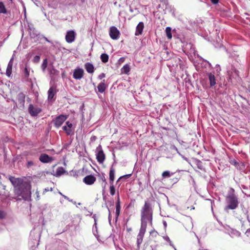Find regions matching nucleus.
<instances>
[{"instance_id":"1","label":"nucleus","mask_w":250,"mask_h":250,"mask_svg":"<svg viewBox=\"0 0 250 250\" xmlns=\"http://www.w3.org/2000/svg\"><path fill=\"white\" fill-rule=\"evenodd\" d=\"M9 180L14 187V193L18 197H21L19 200H30L31 198V185L26 182H23L20 178L10 176ZM18 200V199H17Z\"/></svg>"},{"instance_id":"2","label":"nucleus","mask_w":250,"mask_h":250,"mask_svg":"<svg viewBox=\"0 0 250 250\" xmlns=\"http://www.w3.org/2000/svg\"><path fill=\"white\" fill-rule=\"evenodd\" d=\"M153 211L150 204L145 202L144 206L141 210V226L146 227L147 223L152 225Z\"/></svg>"},{"instance_id":"3","label":"nucleus","mask_w":250,"mask_h":250,"mask_svg":"<svg viewBox=\"0 0 250 250\" xmlns=\"http://www.w3.org/2000/svg\"><path fill=\"white\" fill-rule=\"evenodd\" d=\"M232 193H229L226 197V203L227 205L225 208V210L228 211V209H235L239 205L237 196L234 194V190L231 188Z\"/></svg>"},{"instance_id":"4","label":"nucleus","mask_w":250,"mask_h":250,"mask_svg":"<svg viewBox=\"0 0 250 250\" xmlns=\"http://www.w3.org/2000/svg\"><path fill=\"white\" fill-rule=\"evenodd\" d=\"M223 227L225 230V233L228 234L231 237H238L241 236L240 232L236 229L231 228L227 225H223Z\"/></svg>"},{"instance_id":"5","label":"nucleus","mask_w":250,"mask_h":250,"mask_svg":"<svg viewBox=\"0 0 250 250\" xmlns=\"http://www.w3.org/2000/svg\"><path fill=\"white\" fill-rule=\"evenodd\" d=\"M96 156L97 161L100 164L103 163L105 160V156L101 145H99L96 148Z\"/></svg>"},{"instance_id":"6","label":"nucleus","mask_w":250,"mask_h":250,"mask_svg":"<svg viewBox=\"0 0 250 250\" xmlns=\"http://www.w3.org/2000/svg\"><path fill=\"white\" fill-rule=\"evenodd\" d=\"M67 118V116L64 115H60L57 117L53 121L55 126L57 128L60 127Z\"/></svg>"},{"instance_id":"7","label":"nucleus","mask_w":250,"mask_h":250,"mask_svg":"<svg viewBox=\"0 0 250 250\" xmlns=\"http://www.w3.org/2000/svg\"><path fill=\"white\" fill-rule=\"evenodd\" d=\"M146 227L141 226L139 230V232L137 235V243L138 248L140 247V245L142 243L144 236L146 231Z\"/></svg>"},{"instance_id":"8","label":"nucleus","mask_w":250,"mask_h":250,"mask_svg":"<svg viewBox=\"0 0 250 250\" xmlns=\"http://www.w3.org/2000/svg\"><path fill=\"white\" fill-rule=\"evenodd\" d=\"M42 111V109L30 104L28 107V112L32 116H37Z\"/></svg>"},{"instance_id":"9","label":"nucleus","mask_w":250,"mask_h":250,"mask_svg":"<svg viewBox=\"0 0 250 250\" xmlns=\"http://www.w3.org/2000/svg\"><path fill=\"white\" fill-rule=\"evenodd\" d=\"M109 35L113 40H117L119 38L120 32L115 26H112L110 28Z\"/></svg>"},{"instance_id":"10","label":"nucleus","mask_w":250,"mask_h":250,"mask_svg":"<svg viewBox=\"0 0 250 250\" xmlns=\"http://www.w3.org/2000/svg\"><path fill=\"white\" fill-rule=\"evenodd\" d=\"M76 33L73 30H69L67 32L65 35V40L68 43H72L75 41Z\"/></svg>"},{"instance_id":"11","label":"nucleus","mask_w":250,"mask_h":250,"mask_svg":"<svg viewBox=\"0 0 250 250\" xmlns=\"http://www.w3.org/2000/svg\"><path fill=\"white\" fill-rule=\"evenodd\" d=\"M84 71L82 68H77L74 71L73 77L76 80H81L83 76Z\"/></svg>"},{"instance_id":"12","label":"nucleus","mask_w":250,"mask_h":250,"mask_svg":"<svg viewBox=\"0 0 250 250\" xmlns=\"http://www.w3.org/2000/svg\"><path fill=\"white\" fill-rule=\"evenodd\" d=\"M57 90L56 89V87L54 86H52L50 87L48 91V100L49 101H54L55 99H53L54 96L56 95Z\"/></svg>"},{"instance_id":"13","label":"nucleus","mask_w":250,"mask_h":250,"mask_svg":"<svg viewBox=\"0 0 250 250\" xmlns=\"http://www.w3.org/2000/svg\"><path fill=\"white\" fill-rule=\"evenodd\" d=\"M40 161L43 163H48L53 161L52 157L49 156L46 154H42L39 157Z\"/></svg>"},{"instance_id":"14","label":"nucleus","mask_w":250,"mask_h":250,"mask_svg":"<svg viewBox=\"0 0 250 250\" xmlns=\"http://www.w3.org/2000/svg\"><path fill=\"white\" fill-rule=\"evenodd\" d=\"M96 181V178L92 175H89L85 176L83 179V182L87 185H91Z\"/></svg>"},{"instance_id":"15","label":"nucleus","mask_w":250,"mask_h":250,"mask_svg":"<svg viewBox=\"0 0 250 250\" xmlns=\"http://www.w3.org/2000/svg\"><path fill=\"white\" fill-rule=\"evenodd\" d=\"M30 71H31L30 67L27 64H26L25 65L24 67L23 68V69L22 70V74L23 77L26 81L28 80V78H29V77L30 75Z\"/></svg>"},{"instance_id":"16","label":"nucleus","mask_w":250,"mask_h":250,"mask_svg":"<svg viewBox=\"0 0 250 250\" xmlns=\"http://www.w3.org/2000/svg\"><path fill=\"white\" fill-rule=\"evenodd\" d=\"M120 210H121V205H120V197L119 193L118 194L117 196V201L116 203V216H115V221L116 222L117 221L118 219V217L120 213Z\"/></svg>"},{"instance_id":"17","label":"nucleus","mask_w":250,"mask_h":250,"mask_svg":"<svg viewBox=\"0 0 250 250\" xmlns=\"http://www.w3.org/2000/svg\"><path fill=\"white\" fill-rule=\"evenodd\" d=\"M25 95L22 92L18 95V101L20 104V107H23L24 106Z\"/></svg>"},{"instance_id":"18","label":"nucleus","mask_w":250,"mask_h":250,"mask_svg":"<svg viewBox=\"0 0 250 250\" xmlns=\"http://www.w3.org/2000/svg\"><path fill=\"white\" fill-rule=\"evenodd\" d=\"M207 75H208V79L209 81V84L210 87L214 86L216 84V79L215 78V76L214 73H211V72H208L207 73Z\"/></svg>"},{"instance_id":"19","label":"nucleus","mask_w":250,"mask_h":250,"mask_svg":"<svg viewBox=\"0 0 250 250\" xmlns=\"http://www.w3.org/2000/svg\"><path fill=\"white\" fill-rule=\"evenodd\" d=\"M144 28V24L143 22H140L137 25L136 28V31L135 35L136 36H139L142 34Z\"/></svg>"},{"instance_id":"20","label":"nucleus","mask_w":250,"mask_h":250,"mask_svg":"<svg viewBox=\"0 0 250 250\" xmlns=\"http://www.w3.org/2000/svg\"><path fill=\"white\" fill-rule=\"evenodd\" d=\"M13 64V58H12L11 59V60L9 61L7 68L6 71V75L8 77H10L12 74V66Z\"/></svg>"},{"instance_id":"21","label":"nucleus","mask_w":250,"mask_h":250,"mask_svg":"<svg viewBox=\"0 0 250 250\" xmlns=\"http://www.w3.org/2000/svg\"><path fill=\"white\" fill-rule=\"evenodd\" d=\"M104 81L105 80H104L102 82L100 83L97 86L98 92L100 93H103L106 88V85Z\"/></svg>"},{"instance_id":"22","label":"nucleus","mask_w":250,"mask_h":250,"mask_svg":"<svg viewBox=\"0 0 250 250\" xmlns=\"http://www.w3.org/2000/svg\"><path fill=\"white\" fill-rule=\"evenodd\" d=\"M85 68L86 71L89 73H93L94 71V67L93 65L90 63L87 62L84 64Z\"/></svg>"},{"instance_id":"23","label":"nucleus","mask_w":250,"mask_h":250,"mask_svg":"<svg viewBox=\"0 0 250 250\" xmlns=\"http://www.w3.org/2000/svg\"><path fill=\"white\" fill-rule=\"evenodd\" d=\"M230 163L231 164V165H234L235 167L238 169H242V167H244V164L243 163H241V164H239L238 162H237L235 160L233 159V160H231L230 161Z\"/></svg>"},{"instance_id":"24","label":"nucleus","mask_w":250,"mask_h":250,"mask_svg":"<svg viewBox=\"0 0 250 250\" xmlns=\"http://www.w3.org/2000/svg\"><path fill=\"white\" fill-rule=\"evenodd\" d=\"M29 34L32 38H34L38 36L37 31L35 30V29L33 27H29Z\"/></svg>"},{"instance_id":"25","label":"nucleus","mask_w":250,"mask_h":250,"mask_svg":"<svg viewBox=\"0 0 250 250\" xmlns=\"http://www.w3.org/2000/svg\"><path fill=\"white\" fill-rule=\"evenodd\" d=\"M194 163L196 165L197 167H198V168L203 171L205 170V169L203 165V163L200 160L195 159L194 160Z\"/></svg>"},{"instance_id":"26","label":"nucleus","mask_w":250,"mask_h":250,"mask_svg":"<svg viewBox=\"0 0 250 250\" xmlns=\"http://www.w3.org/2000/svg\"><path fill=\"white\" fill-rule=\"evenodd\" d=\"M114 177H115V170L111 167L110 168V171H109V180H110V183L112 184L113 183V181L114 180Z\"/></svg>"},{"instance_id":"27","label":"nucleus","mask_w":250,"mask_h":250,"mask_svg":"<svg viewBox=\"0 0 250 250\" xmlns=\"http://www.w3.org/2000/svg\"><path fill=\"white\" fill-rule=\"evenodd\" d=\"M64 172L65 170L64 168L62 167H60L57 168L55 175L56 177L60 176L61 175H62Z\"/></svg>"},{"instance_id":"28","label":"nucleus","mask_w":250,"mask_h":250,"mask_svg":"<svg viewBox=\"0 0 250 250\" xmlns=\"http://www.w3.org/2000/svg\"><path fill=\"white\" fill-rule=\"evenodd\" d=\"M7 13V11L4 3L2 1H0V14H6Z\"/></svg>"},{"instance_id":"29","label":"nucleus","mask_w":250,"mask_h":250,"mask_svg":"<svg viewBox=\"0 0 250 250\" xmlns=\"http://www.w3.org/2000/svg\"><path fill=\"white\" fill-rule=\"evenodd\" d=\"M122 73H125L126 74H128L130 70L129 65L128 64H126L121 68Z\"/></svg>"},{"instance_id":"30","label":"nucleus","mask_w":250,"mask_h":250,"mask_svg":"<svg viewBox=\"0 0 250 250\" xmlns=\"http://www.w3.org/2000/svg\"><path fill=\"white\" fill-rule=\"evenodd\" d=\"M100 58L102 62L106 63L108 61L109 56L107 54L103 53L101 55Z\"/></svg>"},{"instance_id":"31","label":"nucleus","mask_w":250,"mask_h":250,"mask_svg":"<svg viewBox=\"0 0 250 250\" xmlns=\"http://www.w3.org/2000/svg\"><path fill=\"white\" fill-rule=\"evenodd\" d=\"M166 33L167 38L169 39H171L172 38V36L171 34V28L170 27H166Z\"/></svg>"},{"instance_id":"32","label":"nucleus","mask_w":250,"mask_h":250,"mask_svg":"<svg viewBox=\"0 0 250 250\" xmlns=\"http://www.w3.org/2000/svg\"><path fill=\"white\" fill-rule=\"evenodd\" d=\"M163 238L165 241H166L167 242L169 243L170 246H172V248H173L174 250H177L176 248L173 245V243H172V242L171 241L169 237L167 235L164 236H163Z\"/></svg>"},{"instance_id":"33","label":"nucleus","mask_w":250,"mask_h":250,"mask_svg":"<svg viewBox=\"0 0 250 250\" xmlns=\"http://www.w3.org/2000/svg\"><path fill=\"white\" fill-rule=\"evenodd\" d=\"M62 129L64 131H65L66 133L68 135H70L72 134V130L71 129L68 128L66 125H64L62 127Z\"/></svg>"},{"instance_id":"34","label":"nucleus","mask_w":250,"mask_h":250,"mask_svg":"<svg viewBox=\"0 0 250 250\" xmlns=\"http://www.w3.org/2000/svg\"><path fill=\"white\" fill-rule=\"evenodd\" d=\"M110 193L111 195L113 196L115 194V189L113 184H111L110 186Z\"/></svg>"},{"instance_id":"35","label":"nucleus","mask_w":250,"mask_h":250,"mask_svg":"<svg viewBox=\"0 0 250 250\" xmlns=\"http://www.w3.org/2000/svg\"><path fill=\"white\" fill-rule=\"evenodd\" d=\"M58 71L55 69L53 67H52L49 69V73L50 75H55L58 73Z\"/></svg>"},{"instance_id":"36","label":"nucleus","mask_w":250,"mask_h":250,"mask_svg":"<svg viewBox=\"0 0 250 250\" xmlns=\"http://www.w3.org/2000/svg\"><path fill=\"white\" fill-rule=\"evenodd\" d=\"M171 176L169 171H165L162 173V176L164 178L169 177Z\"/></svg>"},{"instance_id":"37","label":"nucleus","mask_w":250,"mask_h":250,"mask_svg":"<svg viewBox=\"0 0 250 250\" xmlns=\"http://www.w3.org/2000/svg\"><path fill=\"white\" fill-rule=\"evenodd\" d=\"M47 66V60L46 59L44 60L42 64V67L43 70H44Z\"/></svg>"},{"instance_id":"38","label":"nucleus","mask_w":250,"mask_h":250,"mask_svg":"<svg viewBox=\"0 0 250 250\" xmlns=\"http://www.w3.org/2000/svg\"><path fill=\"white\" fill-rule=\"evenodd\" d=\"M93 218H94V226L95 227V229H96V231L97 232V217H96V214L93 215Z\"/></svg>"},{"instance_id":"39","label":"nucleus","mask_w":250,"mask_h":250,"mask_svg":"<svg viewBox=\"0 0 250 250\" xmlns=\"http://www.w3.org/2000/svg\"><path fill=\"white\" fill-rule=\"evenodd\" d=\"M34 165V163L32 161H28L26 164V167L27 168H30Z\"/></svg>"},{"instance_id":"40","label":"nucleus","mask_w":250,"mask_h":250,"mask_svg":"<svg viewBox=\"0 0 250 250\" xmlns=\"http://www.w3.org/2000/svg\"><path fill=\"white\" fill-rule=\"evenodd\" d=\"M6 216V213L1 210H0V219H3Z\"/></svg>"},{"instance_id":"41","label":"nucleus","mask_w":250,"mask_h":250,"mask_svg":"<svg viewBox=\"0 0 250 250\" xmlns=\"http://www.w3.org/2000/svg\"><path fill=\"white\" fill-rule=\"evenodd\" d=\"M62 196L66 200H68V201L69 202H71L72 203H73L74 204H76V202L75 201H73V200L72 199H70L67 196L64 195H62Z\"/></svg>"},{"instance_id":"42","label":"nucleus","mask_w":250,"mask_h":250,"mask_svg":"<svg viewBox=\"0 0 250 250\" xmlns=\"http://www.w3.org/2000/svg\"><path fill=\"white\" fill-rule=\"evenodd\" d=\"M40 60V57L39 56L36 55L34 57L33 59V61L35 62H38Z\"/></svg>"},{"instance_id":"43","label":"nucleus","mask_w":250,"mask_h":250,"mask_svg":"<svg viewBox=\"0 0 250 250\" xmlns=\"http://www.w3.org/2000/svg\"><path fill=\"white\" fill-rule=\"evenodd\" d=\"M107 208L108 210V212H109V213H108V221H109V223L110 224H111V218H112V216H111V214L110 213V210L109 209V208H108V207L107 206Z\"/></svg>"},{"instance_id":"44","label":"nucleus","mask_w":250,"mask_h":250,"mask_svg":"<svg viewBox=\"0 0 250 250\" xmlns=\"http://www.w3.org/2000/svg\"><path fill=\"white\" fill-rule=\"evenodd\" d=\"M203 62L205 63V65H207L209 68H212V65L210 63H209L208 61L207 60H204Z\"/></svg>"},{"instance_id":"45","label":"nucleus","mask_w":250,"mask_h":250,"mask_svg":"<svg viewBox=\"0 0 250 250\" xmlns=\"http://www.w3.org/2000/svg\"><path fill=\"white\" fill-rule=\"evenodd\" d=\"M207 201H208L210 202V204H211V210L212 211H213V206H214V201L211 200V199H206Z\"/></svg>"},{"instance_id":"46","label":"nucleus","mask_w":250,"mask_h":250,"mask_svg":"<svg viewBox=\"0 0 250 250\" xmlns=\"http://www.w3.org/2000/svg\"><path fill=\"white\" fill-rule=\"evenodd\" d=\"M103 182H104V185L103 186V194H104V189H105V186H106V185L107 184L106 182V180L105 179H103Z\"/></svg>"},{"instance_id":"47","label":"nucleus","mask_w":250,"mask_h":250,"mask_svg":"<svg viewBox=\"0 0 250 250\" xmlns=\"http://www.w3.org/2000/svg\"><path fill=\"white\" fill-rule=\"evenodd\" d=\"M66 125L67 126V127L70 129H71L73 126L72 123H70L69 121H67L66 122Z\"/></svg>"},{"instance_id":"48","label":"nucleus","mask_w":250,"mask_h":250,"mask_svg":"<svg viewBox=\"0 0 250 250\" xmlns=\"http://www.w3.org/2000/svg\"><path fill=\"white\" fill-rule=\"evenodd\" d=\"M52 190H53V188H44V189L43 190V194H44L45 192H46L47 191H52Z\"/></svg>"},{"instance_id":"49","label":"nucleus","mask_w":250,"mask_h":250,"mask_svg":"<svg viewBox=\"0 0 250 250\" xmlns=\"http://www.w3.org/2000/svg\"><path fill=\"white\" fill-rule=\"evenodd\" d=\"M220 71H221L220 66L219 64H217L216 65V71L217 73H219Z\"/></svg>"},{"instance_id":"50","label":"nucleus","mask_w":250,"mask_h":250,"mask_svg":"<svg viewBox=\"0 0 250 250\" xmlns=\"http://www.w3.org/2000/svg\"><path fill=\"white\" fill-rule=\"evenodd\" d=\"M36 194L37 195L36 199L37 200H39L40 197V195H39V191L38 190H37V191H36Z\"/></svg>"},{"instance_id":"51","label":"nucleus","mask_w":250,"mask_h":250,"mask_svg":"<svg viewBox=\"0 0 250 250\" xmlns=\"http://www.w3.org/2000/svg\"><path fill=\"white\" fill-rule=\"evenodd\" d=\"M96 139H97V137L95 136H92L90 138L91 141H92V142L95 141L96 140Z\"/></svg>"},{"instance_id":"52","label":"nucleus","mask_w":250,"mask_h":250,"mask_svg":"<svg viewBox=\"0 0 250 250\" xmlns=\"http://www.w3.org/2000/svg\"><path fill=\"white\" fill-rule=\"evenodd\" d=\"M210 0L214 4H216L219 2V0Z\"/></svg>"},{"instance_id":"53","label":"nucleus","mask_w":250,"mask_h":250,"mask_svg":"<svg viewBox=\"0 0 250 250\" xmlns=\"http://www.w3.org/2000/svg\"><path fill=\"white\" fill-rule=\"evenodd\" d=\"M104 77H105V74L104 73H102L99 76V78L100 79H102Z\"/></svg>"},{"instance_id":"54","label":"nucleus","mask_w":250,"mask_h":250,"mask_svg":"<svg viewBox=\"0 0 250 250\" xmlns=\"http://www.w3.org/2000/svg\"><path fill=\"white\" fill-rule=\"evenodd\" d=\"M163 224L164 226L165 229H166L167 227V222L165 220L163 221Z\"/></svg>"},{"instance_id":"55","label":"nucleus","mask_w":250,"mask_h":250,"mask_svg":"<svg viewBox=\"0 0 250 250\" xmlns=\"http://www.w3.org/2000/svg\"><path fill=\"white\" fill-rule=\"evenodd\" d=\"M173 149H174V150H175L176 151V152H177L179 155H181V154L179 153V151H178V150L176 146H173Z\"/></svg>"},{"instance_id":"56","label":"nucleus","mask_w":250,"mask_h":250,"mask_svg":"<svg viewBox=\"0 0 250 250\" xmlns=\"http://www.w3.org/2000/svg\"><path fill=\"white\" fill-rule=\"evenodd\" d=\"M125 61V58L124 57H122V58H121L119 61L120 62H123L124 61Z\"/></svg>"},{"instance_id":"57","label":"nucleus","mask_w":250,"mask_h":250,"mask_svg":"<svg viewBox=\"0 0 250 250\" xmlns=\"http://www.w3.org/2000/svg\"><path fill=\"white\" fill-rule=\"evenodd\" d=\"M234 73H235L236 75L238 76V71L236 69H234Z\"/></svg>"},{"instance_id":"58","label":"nucleus","mask_w":250,"mask_h":250,"mask_svg":"<svg viewBox=\"0 0 250 250\" xmlns=\"http://www.w3.org/2000/svg\"><path fill=\"white\" fill-rule=\"evenodd\" d=\"M180 155L182 156V157L184 160H186V161H188V159H187L186 157H184V156H183V155H181V154Z\"/></svg>"},{"instance_id":"59","label":"nucleus","mask_w":250,"mask_h":250,"mask_svg":"<svg viewBox=\"0 0 250 250\" xmlns=\"http://www.w3.org/2000/svg\"><path fill=\"white\" fill-rule=\"evenodd\" d=\"M43 38L44 39V40L47 41V42H50L48 40V39L45 37H43Z\"/></svg>"},{"instance_id":"60","label":"nucleus","mask_w":250,"mask_h":250,"mask_svg":"<svg viewBox=\"0 0 250 250\" xmlns=\"http://www.w3.org/2000/svg\"><path fill=\"white\" fill-rule=\"evenodd\" d=\"M130 175H131V174H127V175H125V176L129 177Z\"/></svg>"},{"instance_id":"61","label":"nucleus","mask_w":250,"mask_h":250,"mask_svg":"<svg viewBox=\"0 0 250 250\" xmlns=\"http://www.w3.org/2000/svg\"><path fill=\"white\" fill-rule=\"evenodd\" d=\"M157 233V232L154 231H152V232H150V234L152 233Z\"/></svg>"},{"instance_id":"62","label":"nucleus","mask_w":250,"mask_h":250,"mask_svg":"<svg viewBox=\"0 0 250 250\" xmlns=\"http://www.w3.org/2000/svg\"><path fill=\"white\" fill-rule=\"evenodd\" d=\"M93 233H94V235L96 236V233H95V232H94V230H93Z\"/></svg>"},{"instance_id":"63","label":"nucleus","mask_w":250,"mask_h":250,"mask_svg":"<svg viewBox=\"0 0 250 250\" xmlns=\"http://www.w3.org/2000/svg\"><path fill=\"white\" fill-rule=\"evenodd\" d=\"M59 194H61L62 196V195H63V194H62V193H61V192H59Z\"/></svg>"},{"instance_id":"64","label":"nucleus","mask_w":250,"mask_h":250,"mask_svg":"<svg viewBox=\"0 0 250 250\" xmlns=\"http://www.w3.org/2000/svg\"><path fill=\"white\" fill-rule=\"evenodd\" d=\"M152 250H157L156 249H152Z\"/></svg>"}]
</instances>
